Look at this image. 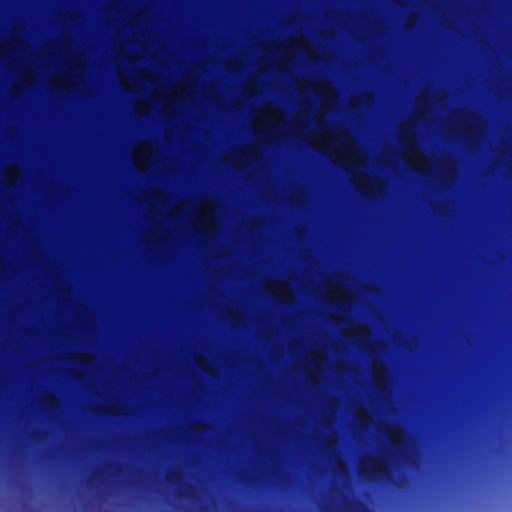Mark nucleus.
<instances>
[{"label": "nucleus", "mask_w": 512, "mask_h": 512, "mask_svg": "<svg viewBox=\"0 0 512 512\" xmlns=\"http://www.w3.org/2000/svg\"><path fill=\"white\" fill-rule=\"evenodd\" d=\"M367 473L370 476H377L381 479H388V468L384 462L377 461L372 462L369 469L367 470Z\"/></svg>", "instance_id": "1"}, {"label": "nucleus", "mask_w": 512, "mask_h": 512, "mask_svg": "<svg viewBox=\"0 0 512 512\" xmlns=\"http://www.w3.org/2000/svg\"><path fill=\"white\" fill-rule=\"evenodd\" d=\"M392 446L395 451H400L402 449V446L396 442H394Z\"/></svg>", "instance_id": "2"}, {"label": "nucleus", "mask_w": 512, "mask_h": 512, "mask_svg": "<svg viewBox=\"0 0 512 512\" xmlns=\"http://www.w3.org/2000/svg\"><path fill=\"white\" fill-rule=\"evenodd\" d=\"M361 512H370L364 505H361Z\"/></svg>", "instance_id": "3"}, {"label": "nucleus", "mask_w": 512, "mask_h": 512, "mask_svg": "<svg viewBox=\"0 0 512 512\" xmlns=\"http://www.w3.org/2000/svg\"><path fill=\"white\" fill-rule=\"evenodd\" d=\"M360 425H361V426H364V425H365V422H364V421H360Z\"/></svg>", "instance_id": "4"}]
</instances>
